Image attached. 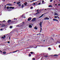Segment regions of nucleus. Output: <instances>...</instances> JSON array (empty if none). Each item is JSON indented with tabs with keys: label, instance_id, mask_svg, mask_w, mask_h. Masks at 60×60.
Here are the masks:
<instances>
[{
	"label": "nucleus",
	"instance_id": "obj_2",
	"mask_svg": "<svg viewBox=\"0 0 60 60\" xmlns=\"http://www.w3.org/2000/svg\"><path fill=\"white\" fill-rule=\"evenodd\" d=\"M2 25L1 26V27H4L5 26V25H4V24H2Z\"/></svg>",
	"mask_w": 60,
	"mask_h": 60
},
{
	"label": "nucleus",
	"instance_id": "obj_22",
	"mask_svg": "<svg viewBox=\"0 0 60 60\" xmlns=\"http://www.w3.org/2000/svg\"><path fill=\"white\" fill-rule=\"evenodd\" d=\"M11 22H12L11 23H13L15 22L13 21H11Z\"/></svg>",
	"mask_w": 60,
	"mask_h": 60
},
{
	"label": "nucleus",
	"instance_id": "obj_28",
	"mask_svg": "<svg viewBox=\"0 0 60 60\" xmlns=\"http://www.w3.org/2000/svg\"><path fill=\"white\" fill-rule=\"evenodd\" d=\"M54 18H56V19L57 18V17L56 16H54Z\"/></svg>",
	"mask_w": 60,
	"mask_h": 60
},
{
	"label": "nucleus",
	"instance_id": "obj_44",
	"mask_svg": "<svg viewBox=\"0 0 60 60\" xmlns=\"http://www.w3.org/2000/svg\"><path fill=\"white\" fill-rule=\"evenodd\" d=\"M22 23H23V24H24V23H24V22H22Z\"/></svg>",
	"mask_w": 60,
	"mask_h": 60
},
{
	"label": "nucleus",
	"instance_id": "obj_21",
	"mask_svg": "<svg viewBox=\"0 0 60 60\" xmlns=\"http://www.w3.org/2000/svg\"><path fill=\"white\" fill-rule=\"evenodd\" d=\"M21 7L22 8H23L24 7V4H22V5Z\"/></svg>",
	"mask_w": 60,
	"mask_h": 60
},
{
	"label": "nucleus",
	"instance_id": "obj_16",
	"mask_svg": "<svg viewBox=\"0 0 60 60\" xmlns=\"http://www.w3.org/2000/svg\"><path fill=\"white\" fill-rule=\"evenodd\" d=\"M20 3V1H19L18 2H17V4H19Z\"/></svg>",
	"mask_w": 60,
	"mask_h": 60
},
{
	"label": "nucleus",
	"instance_id": "obj_23",
	"mask_svg": "<svg viewBox=\"0 0 60 60\" xmlns=\"http://www.w3.org/2000/svg\"><path fill=\"white\" fill-rule=\"evenodd\" d=\"M44 56L45 57H48V56Z\"/></svg>",
	"mask_w": 60,
	"mask_h": 60
},
{
	"label": "nucleus",
	"instance_id": "obj_50",
	"mask_svg": "<svg viewBox=\"0 0 60 60\" xmlns=\"http://www.w3.org/2000/svg\"><path fill=\"white\" fill-rule=\"evenodd\" d=\"M14 3H16V2H14Z\"/></svg>",
	"mask_w": 60,
	"mask_h": 60
},
{
	"label": "nucleus",
	"instance_id": "obj_14",
	"mask_svg": "<svg viewBox=\"0 0 60 60\" xmlns=\"http://www.w3.org/2000/svg\"><path fill=\"white\" fill-rule=\"evenodd\" d=\"M38 10H39L38 9L37 10V12H38L36 13V14H38V13H39V12H38Z\"/></svg>",
	"mask_w": 60,
	"mask_h": 60
},
{
	"label": "nucleus",
	"instance_id": "obj_52",
	"mask_svg": "<svg viewBox=\"0 0 60 60\" xmlns=\"http://www.w3.org/2000/svg\"><path fill=\"white\" fill-rule=\"evenodd\" d=\"M12 53V52H11L10 53H9V54H10V53Z\"/></svg>",
	"mask_w": 60,
	"mask_h": 60
},
{
	"label": "nucleus",
	"instance_id": "obj_19",
	"mask_svg": "<svg viewBox=\"0 0 60 60\" xmlns=\"http://www.w3.org/2000/svg\"><path fill=\"white\" fill-rule=\"evenodd\" d=\"M25 5H26L27 4V2H26L25 3H24Z\"/></svg>",
	"mask_w": 60,
	"mask_h": 60
},
{
	"label": "nucleus",
	"instance_id": "obj_54",
	"mask_svg": "<svg viewBox=\"0 0 60 60\" xmlns=\"http://www.w3.org/2000/svg\"><path fill=\"white\" fill-rule=\"evenodd\" d=\"M15 19H15V18H14V20H15Z\"/></svg>",
	"mask_w": 60,
	"mask_h": 60
},
{
	"label": "nucleus",
	"instance_id": "obj_53",
	"mask_svg": "<svg viewBox=\"0 0 60 60\" xmlns=\"http://www.w3.org/2000/svg\"><path fill=\"white\" fill-rule=\"evenodd\" d=\"M59 48H60V45H59Z\"/></svg>",
	"mask_w": 60,
	"mask_h": 60
},
{
	"label": "nucleus",
	"instance_id": "obj_49",
	"mask_svg": "<svg viewBox=\"0 0 60 60\" xmlns=\"http://www.w3.org/2000/svg\"><path fill=\"white\" fill-rule=\"evenodd\" d=\"M5 21V20H4V21H3V22H4V21Z\"/></svg>",
	"mask_w": 60,
	"mask_h": 60
},
{
	"label": "nucleus",
	"instance_id": "obj_45",
	"mask_svg": "<svg viewBox=\"0 0 60 60\" xmlns=\"http://www.w3.org/2000/svg\"><path fill=\"white\" fill-rule=\"evenodd\" d=\"M41 29H40V30H42V28H40Z\"/></svg>",
	"mask_w": 60,
	"mask_h": 60
},
{
	"label": "nucleus",
	"instance_id": "obj_7",
	"mask_svg": "<svg viewBox=\"0 0 60 60\" xmlns=\"http://www.w3.org/2000/svg\"><path fill=\"white\" fill-rule=\"evenodd\" d=\"M30 20H31V17L29 18L28 19V21H30Z\"/></svg>",
	"mask_w": 60,
	"mask_h": 60
},
{
	"label": "nucleus",
	"instance_id": "obj_32",
	"mask_svg": "<svg viewBox=\"0 0 60 60\" xmlns=\"http://www.w3.org/2000/svg\"><path fill=\"white\" fill-rule=\"evenodd\" d=\"M31 56V54H29V56Z\"/></svg>",
	"mask_w": 60,
	"mask_h": 60
},
{
	"label": "nucleus",
	"instance_id": "obj_10",
	"mask_svg": "<svg viewBox=\"0 0 60 60\" xmlns=\"http://www.w3.org/2000/svg\"><path fill=\"white\" fill-rule=\"evenodd\" d=\"M54 14L55 16H56V15H58V14L56 12L54 13Z\"/></svg>",
	"mask_w": 60,
	"mask_h": 60
},
{
	"label": "nucleus",
	"instance_id": "obj_25",
	"mask_svg": "<svg viewBox=\"0 0 60 60\" xmlns=\"http://www.w3.org/2000/svg\"><path fill=\"white\" fill-rule=\"evenodd\" d=\"M34 29H36L37 30V27H35L34 28Z\"/></svg>",
	"mask_w": 60,
	"mask_h": 60
},
{
	"label": "nucleus",
	"instance_id": "obj_1",
	"mask_svg": "<svg viewBox=\"0 0 60 60\" xmlns=\"http://www.w3.org/2000/svg\"><path fill=\"white\" fill-rule=\"evenodd\" d=\"M36 18H34L31 20V21H33V22H34V21H36Z\"/></svg>",
	"mask_w": 60,
	"mask_h": 60
},
{
	"label": "nucleus",
	"instance_id": "obj_38",
	"mask_svg": "<svg viewBox=\"0 0 60 60\" xmlns=\"http://www.w3.org/2000/svg\"><path fill=\"white\" fill-rule=\"evenodd\" d=\"M8 43H10V42H9V41H8Z\"/></svg>",
	"mask_w": 60,
	"mask_h": 60
},
{
	"label": "nucleus",
	"instance_id": "obj_36",
	"mask_svg": "<svg viewBox=\"0 0 60 60\" xmlns=\"http://www.w3.org/2000/svg\"><path fill=\"white\" fill-rule=\"evenodd\" d=\"M30 53H31V54H33V52H30Z\"/></svg>",
	"mask_w": 60,
	"mask_h": 60
},
{
	"label": "nucleus",
	"instance_id": "obj_62",
	"mask_svg": "<svg viewBox=\"0 0 60 60\" xmlns=\"http://www.w3.org/2000/svg\"><path fill=\"white\" fill-rule=\"evenodd\" d=\"M10 24H11V23H9V25H10Z\"/></svg>",
	"mask_w": 60,
	"mask_h": 60
},
{
	"label": "nucleus",
	"instance_id": "obj_34",
	"mask_svg": "<svg viewBox=\"0 0 60 60\" xmlns=\"http://www.w3.org/2000/svg\"><path fill=\"white\" fill-rule=\"evenodd\" d=\"M50 1L51 2H52V0H50Z\"/></svg>",
	"mask_w": 60,
	"mask_h": 60
},
{
	"label": "nucleus",
	"instance_id": "obj_61",
	"mask_svg": "<svg viewBox=\"0 0 60 60\" xmlns=\"http://www.w3.org/2000/svg\"><path fill=\"white\" fill-rule=\"evenodd\" d=\"M30 2H31H31H32V1H30Z\"/></svg>",
	"mask_w": 60,
	"mask_h": 60
},
{
	"label": "nucleus",
	"instance_id": "obj_47",
	"mask_svg": "<svg viewBox=\"0 0 60 60\" xmlns=\"http://www.w3.org/2000/svg\"><path fill=\"white\" fill-rule=\"evenodd\" d=\"M58 16H56L57 17H57H58Z\"/></svg>",
	"mask_w": 60,
	"mask_h": 60
},
{
	"label": "nucleus",
	"instance_id": "obj_5",
	"mask_svg": "<svg viewBox=\"0 0 60 60\" xmlns=\"http://www.w3.org/2000/svg\"><path fill=\"white\" fill-rule=\"evenodd\" d=\"M49 18H48V17H45V18L44 19V20H46V19L47 20H49Z\"/></svg>",
	"mask_w": 60,
	"mask_h": 60
},
{
	"label": "nucleus",
	"instance_id": "obj_41",
	"mask_svg": "<svg viewBox=\"0 0 60 60\" xmlns=\"http://www.w3.org/2000/svg\"><path fill=\"white\" fill-rule=\"evenodd\" d=\"M0 52L2 53V51L1 50H0Z\"/></svg>",
	"mask_w": 60,
	"mask_h": 60
},
{
	"label": "nucleus",
	"instance_id": "obj_4",
	"mask_svg": "<svg viewBox=\"0 0 60 60\" xmlns=\"http://www.w3.org/2000/svg\"><path fill=\"white\" fill-rule=\"evenodd\" d=\"M6 5H8V6H12V4H6Z\"/></svg>",
	"mask_w": 60,
	"mask_h": 60
},
{
	"label": "nucleus",
	"instance_id": "obj_42",
	"mask_svg": "<svg viewBox=\"0 0 60 60\" xmlns=\"http://www.w3.org/2000/svg\"><path fill=\"white\" fill-rule=\"evenodd\" d=\"M21 6V4H19V6Z\"/></svg>",
	"mask_w": 60,
	"mask_h": 60
},
{
	"label": "nucleus",
	"instance_id": "obj_60",
	"mask_svg": "<svg viewBox=\"0 0 60 60\" xmlns=\"http://www.w3.org/2000/svg\"><path fill=\"white\" fill-rule=\"evenodd\" d=\"M10 37H9V39H10Z\"/></svg>",
	"mask_w": 60,
	"mask_h": 60
},
{
	"label": "nucleus",
	"instance_id": "obj_12",
	"mask_svg": "<svg viewBox=\"0 0 60 60\" xmlns=\"http://www.w3.org/2000/svg\"><path fill=\"white\" fill-rule=\"evenodd\" d=\"M6 37H5V35H4V37H2V39H4V38H5Z\"/></svg>",
	"mask_w": 60,
	"mask_h": 60
},
{
	"label": "nucleus",
	"instance_id": "obj_27",
	"mask_svg": "<svg viewBox=\"0 0 60 60\" xmlns=\"http://www.w3.org/2000/svg\"><path fill=\"white\" fill-rule=\"evenodd\" d=\"M10 28H12V26H10Z\"/></svg>",
	"mask_w": 60,
	"mask_h": 60
},
{
	"label": "nucleus",
	"instance_id": "obj_63",
	"mask_svg": "<svg viewBox=\"0 0 60 60\" xmlns=\"http://www.w3.org/2000/svg\"><path fill=\"white\" fill-rule=\"evenodd\" d=\"M45 10H46V9H45Z\"/></svg>",
	"mask_w": 60,
	"mask_h": 60
},
{
	"label": "nucleus",
	"instance_id": "obj_37",
	"mask_svg": "<svg viewBox=\"0 0 60 60\" xmlns=\"http://www.w3.org/2000/svg\"><path fill=\"white\" fill-rule=\"evenodd\" d=\"M58 5L59 6H60V4H58Z\"/></svg>",
	"mask_w": 60,
	"mask_h": 60
},
{
	"label": "nucleus",
	"instance_id": "obj_15",
	"mask_svg": "<svg viewBox=\"0 0 60 60\" xmlns=\"http://www.w3.org/2000/svg\"><path fill=\"white\" fill-rule=\"evenodd\" d=\"M22 18H26V17L24 15H22Z\"/></svg>",
	"mask_w": 60,
	"mask_h": 60
},
{
	"label": "nucleus",
	"instance_id": "obj_13",
	"mask_svg": "<svg viewBox=\"0 0 60 60\" xmlns=\"http://www.w3.org/2000/svg\"><path fill=\"white\" fill-rule=\"evenodd\" d=\"M53 21H58V20H57L55 19H53Z\"/></svg>",
	"mask_w": 60,
	"mask_h": 60
},
{
	"label": "nucleus",
	"instance_id": "obj_9",
	"mask_svg": "<svg viewBox=\"0 0 60 60\" xmlns=\"http://www.w3.org/2000/svg\"><path fill=\"white\" fill-rule=\"evenodd\" d=\"M10 9H14V7H9Z\"/></svg>",
	"mask_w": 60,
	"mask_h": 60
},
{
	"label": "nucleus",
	"instance_id": "obj_59",
	"mask_svg": "<svg viewBox=\"0 0 60 60\" xmlns=\"http://www.w3.org/2000/svg\"><path fill=\"white\" fill-rule=\"evenodd\" d=\"M38 34H37V35H38Z\"/></svg>",
	"mask_w": 60,
	"mask_h": 60
},
{
	"label": "nucleus",
	"instance_id": "obj_55",
	"mask_svg": "<svg viewBox=\"0 0 60 60\" xmlns=\"http://www.w3.org/2000/svg\"><path fill=\"white\" fill-rule=\"evenodd\" d=\"M39 34V35H40V34Z\"/></svg>",
	"mask_w": 60,
	"mask_h": 60
},
{
	"label": "nucleus",
	"instance_id": "obj_39",
	"mask_svg": "<svg viewBox=\"0 0 60 60\" xmlns=\"http://www.w3.org/2000/svg\"><path fill=\"white\" fill-rule=\"evenodd\" d=\"M51 49L50 48H49L48 49Z\"/></svg>",
	"mask_w": 60,
	"mask_h": 60
},
{
	"label": "nucleus",
	"instance_id": "obj_31",
	"mask_svg": "<svg viewBox=\"0 0 60 60\" xmlns=\"http://www.w3.org/2000/svg\"><path fill=\"white\" fill-rule=\"evenodd\" d=\"M54 56H57V55H54Z\"/></svg>",
	"mask_w": 60,
	"mask_h": 60
},
{
	"label": "nucleus",
	"instance_id": "obj_57",
	"mask_svg": "<svg viewBox=\"0 0 60 60\" xmlns=\"http://www.w3.org/2000/svg\"><path fill=\"white\" fill-rule=\"evenodd\" d=\"M5 7H6V5H5Z\"/></svg>",
	"mask_w": 60,
	"mask_h": 60
},
{
	"label": "nucleus",
	"instance_id": "obj_8",
	"mask_svg": "<svg viewBox=\"0 0 60 60\" xmlns=\"http://www.w3.org/2000/svg\"><path fill=\"white\" fill-rule=\"evenodd\" d=\"M29 28H32V26L30 24L29 25Z\"/></svg>",
	"mask_w": 60,
	"mask_h": 60
},
{
	"label": "nucleus",
	"instance_id": "obj_58",
	"mask_svg": "<svg viewBox=\"0 0 60 60\" xmlns=\"http://www.w3.org/2000/svg\"><path fill=\"white\" fill-rule=\"evenodd\" d=\"M55 5H57V4H55Z\"/></svg>",
	"mask_w": 60,
	"mask_h": 60
},
{
	"label": "nucleus",
	"instance_id": "obj_6",
	"mask_svg": "<svg viewBox=\"0 0 60 60\" xmlns=\"http://www.w3.org/2000/svg\"><path fill=\"white\" fill-rule=\"evenodd\" d=\"M11 22V20H9L7 21V22L8 23H10V22Z\"/></svg>",
	"mask_w": 60,
	"mask_h": 60
},
{
	"label": "nucleus",
	"instance_id": "obj_29",
	"mask_svg": "<svg viewBox=\"0 0 60 60\" xmlns=\"http://www.w3.org/2000/svg\"><path fill=\"white\" fill-rule=\"evenodd\" d=\"M42 3H44V0H43L42 1Z\"/></svg>",
	"mask_w": 60,
	"mask_h": 60
},
{
	"label": "nucleus",
	"instance_id": "obj_11",
	"mask_svg": "<svg viewBox=\"0 0 60 60\" xmlns=\"http://www.w3.org/2000/svg\"><path fill=\"white\" fill-rule=\"evenodd\" d=\"M45 14H42L39 17V18H41V17H43V15H44Z\"/></svg>",
	"mask_w": 60,
	"mask_h": 60
},
{
	"label": "nucleus",
	"instance_id": "obj_51",
	"mask_svg": "<svg viewBox=\"0 0 60 60\" xmlns=\"http://www.w3.org/2000/svg\"><path fill=\"white\" fill-rule=\"evenodd\" d=\"M41 30L40 31V33H41Z\"/></svg>",
	"mask_w": 60,
	"mask_h": 60
},
{
	"label": "nucleus",
	"instance_id": "obj_48",
	"mask_svg": "<svg viewBox=\"0 0 60 60\" xmlns=\"http://www.w3.org/2000/svg\"><path fill=\"white\" fill-rule=\"evenodd\" d=\"M3 30L2 29H0V30Z\"/></svg>",
	"mask_w": 60,
	"mask_h": 60
},
{
	"label": "nucleus",
	"instance_id": "obj_30",
	"mask_svg": "<svg viewBox=\"0 0 60 60\" xmlns=\"http://www.w3.org/2000/svg\"><path fill=\"white\" fill-rule=\"evenodd\" d=\"M35 4V3H33V4L34 5H35V4Z\"/></svg>",
	"mask_w": 60,
	"mask_h": 60
},
{
	"label": "nucleus",
	"instance_id": "obj_46",
	"mask_svg": "<svg viewBox=\"0 0 60 60\" xmlns=\"http://www.w3.org/2000/svg\"><path fill=\"white\" fill-rule=\"evenodd\" d=\"M3 1H4V2L5 1V0H3Z\"/></svg>",
	"mask_w": 60,
	"mask_h": 60
},
{
	"label": "nucleus",
	"instance_id": "obj_18",
	"mask_svg": "<svg viewBox=\"0 0 60 60\" xmlns=\"http://www.w3.org/2000/svg\"><path fill=\"white\" fill-rule=\"evenodd\" d=\"M3 53L4 54H6V52L5 51H4L3 52Z\"/></svg>",
	"mask_w": 60,
	"mask_h": 60
},
{
	"label": "nucleus",
	"instance_id": "obj_35",
	"mask_svg": "<svg viewBox=\"0 0 60 60\" xmlns=\"http://www.w3.org/2000/svg\"><path fill=\"white\" fill-rule=\"evenodd\" d=\"M41 4V3H40L38 4V5H40V4Z\"/></svg>",
	"mask_w": 60,
	"mask_h": 60
},
{
	"label": "nucleus",
	"instance_id": "obj_64",
	"mask_svg": "<svg viewBox=\"0 0 60 60\" xmlns=\"http://www.w3.org/2000/svg\"><path fill=\"white\" fill-rule=\"evenodd\" d=\"M59 1H60V0H59Z\"/></svg>",
	"mask_w": 60,
	"mask_h": 60
},
{
	"label": "nucleus",
	"instance_id": "obj_20",
	"mask_svg": "<svg viewBox=\"0 0 60 60\" xmlns=\"http://www.w3.org/2000/svg\"><path fill=\"white\" fill-rule=\"evenodd\" d=\"M49 7H52V6L51 5H49Z\"/></svg>",
	"mask_w": 60,
	"mask_h": 60
},
{
	"label": "nucleus",
	"instance_id": "obj_17",
	"mask_svg": "<svg viewBox=\"0 0 60 60\" xmlns=\"http://www.w3.org/2000/svg\"><path fill=\"white\" fill-rule=\"evenodd\" d=\"M18 51V50H16L15 51L13 52V53H15V52H17V51Z\"/></svg>",
	"mask_w": 60,
	"mask_h": 60
},
{
	"label": "nucleus",
	"instance_id": "obj_26",
	"mask_svg": "<svg viewBox=\"0 0 60 60\" xmlns=\"http://www.w3.org/2000/svg\"><path fill=\"white\" fill-rule=\"evenodd\" d=\"M7 9H9V6L7 7Z\"/></svg>",
	"mask_w": 60,
	"mask_h": 60
},
{
	"label": "nucleus",
	"instance_id": "obj_3",
	"mask_svg": "<svg viewBox=\"0 0 60 60\" xmlns=\"http://www.w3.org/2000/svg\"><path fill=\"white\" fill-rule=\"evenodd\" d=\"M39 26H40V27H42V23H41V22L39 24Z\"/></svg>",
	"mask_w": 60,
	"mask_h": 60
},
{
	"label": "nucleus",
	"instance_id": "obj_40",
	"mask_svg": "<svg viewBox=\"0 0 60 60\" xmlns=\"http://www.w3.org/2000/svg\"><path fill=\"white\" fill-rule=\"evenodd\" d=\"M33 60H35V59H34V58H33Z\"/></svg>",
	"mask_w": 60,
	"mask_h": 60
},
{
	"label": "nucleus",
	"instance_id": "obj_43",
	"mask_svg": "<svg viewBox=\"0 0 60 60\" xmlns=\"http://www.w3.org/2000/svg\"><path fill=\"white\" fill-rule=\"evenodd\" d=\"M0 22H1V23H2V22H2V21H0Z\"/></svg>",
	"mask_w": 60,
	"mask_h": 60
},
{
	"label": "nucleus",
	"instance_id": "obj_56",
	"mask_svg": "<svg viewBox=\"0 0 60 60\" xmlns=\"http://www.w3.org/2000/svg\"><path fill=\"white\" fill-rule=\"evenodd\" d=\"M58 19H59V17H58Z\"/></svg>",
	"mask_w": 60,
	"mask_h": 60
},
{
	"label": "nucleus",
	"instance_id": "obj_24",
	"mask_svg": "<svg viewBox=\"0 0 60 60\" xmlns=\"http://www.w3.org/2000/svg\"><path fill=\"white\" fill-rule=\"evenodd\" d=\"M29 25H32V26H33V25H34V24H29Z\"/></svg>",
	"mask_w": 60,
	"mask_h": 60
},
{
	"label": "nucleus",
	"instance_id": "obj_33",
	"mask_svg": "<svg viewBox=\"0 0 60 60\" xmlns=\"http://www.w3.org/2000/svg\"><path fill=\"white\" fill-rule=\"evenodd\" d=\"M33 7H31V9H33Z\"/></svg>",
	"mask_w": 60,
	"mask_h": 60
}]
</instances>
